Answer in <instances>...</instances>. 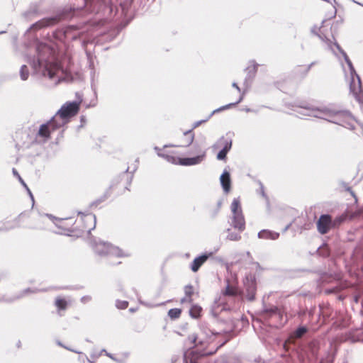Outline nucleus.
I'll return each mask as SVG.
<instances>
[{"instance_id": "nucleus-4", "label": "nucleus", "mask_w": 363, "mask_h": 363, "mask_svg": "<svg viewBox=\"0 0 363 363\" xmlns=\"http://www.w3.org/2000/svg\"><path fill=\"white\" fill-rule=\"evenodd\" d=\"M310 110L321 113L328 117L327 121L337 124L345 128L353 129L354 125L351 124L348 119L352 118V114L349 111L340 110L335 108L333 105L323 106L321 107L309 108Z\"/></svg>"}, {"instance_id": "nucleus-24", "label": "nucleus", "mask_w": 363, "mask_h": 363, "mask_svg": "<svg viewBox=\"0 0 363 363\" xmlns=\"http://www.w3.org/2000/svg\"><path fill=\"white\" fill-rule=\"evenodd\" d=\"M12 172H13V176L16 177L18 179V180L20 182V183L21 184V186H23L26 189L29 196L30 197V199L33 201V205L34 204V197H33V195L31 191L28 188V185L26 184V183L24 182V180L22 179V177H21V175L19 174V173L15 168L12 169Z\"/></svg>"}, {"instance_id": "nucleus-33", "label": "nucleus", "mask_w": 363, "mask_h": 363, "mask_svg": "<svg viewBox=\"0 0 363 363\" xmlns=\"http://www.w3.org/2000/svg\"><path fill=\"white\" fill-rule=\"evenodd\" d=\"M182 312V311L180 308H171L168 311V316L169 317V318L171 320H174L180 317Z\"/></svg>"}, {"instance_id": "nucleus-52", "label": "nucleus", "mask_w": 363, "mask_h": 363, "mask_svg": "<svg viewBox=\"0 0 363 363\" xmlns=\"http://www.w3.org/2000/svg\"><path fill=\"white\" fill-rule=\"evenodd\" d=\"M220 210L218 208H213L212 210L210 211L209 212V215H210V217L211 219H214L217 217L218 213H219Z\"/></svg>"}, {"instance_id": "nucleus-18", "label": "nucleus", "mask_w": 363, "mask_h": 363, "mask_svg": "<svg viewBox=\"0 0 363 363\" xmlns=\"http://www.w3.org/2000/svg\"><path fill=\"white\" fill-rule=\"evenodd\" d=\"M184 135L185 137V139L184 140V144L182 145H164V148L169 147H189L190 146L194 140V133H192V129H189L184 133Z\"/></svg>"}, {"instance_id": "nucleus-3", "label": "nucleus", "mask_w": 363, "mask_h": 363, "mask_svg": "<svg viewBox=\"0 0 363 363\" xmlns=\"http://www.w3.org/2000/svg\"><path fill=\"white\" fill-rule=\"evenodd\" d=\"M202 334H203L206 337H210L211 335H223L225 337V340L220 344V345L216 348V350L213 352H206L204 351H199V350H191L186 351L184 353V363H199V360L201 357L206 355H212L216 353V352L225 345L234 335L233 329L231 328L230 330H222L220 332H216L214 330H211L208 328H202L201 329Z\"/></svg>"}, {"instance_id": "nucleus-27", "label": "nucleus", "mask_w": 363, "mask_h": 363, "mask_svg": "<svg viewBox=\"0 0 363 363\" xmlns=\"http://www.w3.org/2000/svg\"><path fill=\"white\" fill-rule=\"evenodd\" d=\"M202 312V308L197 305L194 304L189 309V315L194 319H198L201 317Z\"/></svg>"}, {"instance_id": "nucleus-35", "label": "nucleus", "mask_w": 363, "mask_h": 363, "mask_svg": "<svg viewBox=\"0 0 363 363\" xmlns=\"http://www.w3.org/2000/svg\"><path fill=\"white\" fill-rule=\"evenodd\" d=\"M346 219L347 217L344 214L336 217L335 219L332 218L333 228H338L341 224H342L346 220Z\"/></svg>"}, {"instance_id": "nucleus-57", "label": "nucleus", "mask_w": 363, "mask_h": 363, "mask_svg": "<svg viewBox=\"0 0 363 363\" xmlns=\"http://www.w3.org/2000/svg\"><path fill=\"white\" fill-rule=\"evenodd\" d=\"M220 111H223V109H222L221 106H220V107H219V108H216V109H215V110H213V111L210 113V115L208 116V118H211V116H213L215 113H219V112H220Z\"/></svg>"}, {"instance_id": "nucleus-59", "label": "nucleus", "mask_w": 363, "mask_h": 363, "mask_svg": "<svg viewBox=\"0 0 363 363\" xmlns=\"http://www.w3.org/2000/svg\"><path fill=\"white\" fill-rule=\"evenodd\" d=\"M232 86L235 88L239 92H240V88L239 87V86L238 85V84L236 82H233L232 84Z\"/></svg>"}, {"instance_id": "nucleus-29", "label": "nucleus", "mask_w": 363, "mask_h": 363, "mask_svg": "<svg viewBox=\"0 0 363 363\" xmlns=\"http://www.w3.org/2000/svg\"><path fill=\"white\" fill-rule=\"evenodd\" d=\"M227 285L225 289L223 291L224 296H234L238 294V289L230 286L229 280L226 279Z\"/></svg>"}, {"instance_id": "nucleus-43", "label": "nucleus", "mask_w": 363, "mask_h": 363, "mask_svg": "<svg viewBox=\"0 0 363 363\" xmlns=\"http://www.w3.org/2000/svg\"><path fill=\"white\" fill-rule=\"evenodd\" d=\"M349 324H350L349 318H347V317H341L340 319V323L337 327L340 328H343L347 327L349 325Z\"/></svg>"}, {"instance_id": "nucleus-60", "label": "nucleus", "mask_w": 363, "mask_h": 363, "mask_svg": "<svg viewBox=\"0 0 363 363\" xmlns=\"http://www.w3.org/2000/svg\"><path fill=\"white\" fill-rule=\"evenodd\" d=\"M291 225H292V223L291 222L287 225H286V227L283 229V233L286 232L290 228Z\"/></svg>"}, {"instance_id": "nucleus-19", "label": "nucleus", "mask_w": 363, "mask_h": 363, "mask_svg": "<svg viewBox=\"0 0 363 363\" xmlns=\"http://www.w3.org/2000/svg\"><path fill=\"white\" fill-rule=\"evenodd\" d=\"M275 315L281 316L279 308L276 306H273L271 308L264 307L260 312L261 318L264 319V320H267L271 317Z\"/></svg>"}, {"instance_id": "nucleus-11", "label": "nucleus", "mask_w": 363, "mask_h": 363, "mask_svg": "<svg viewBox=\"0 0 363 363\" xmlns=\"http://www.w3.org/2000/svg\"><path fill=\"white\" fill-rule=\"evenodd\" d=\"M334 45L336 47V48L338 50V51L341 53V55H342L345 62L347 63V65L349 67L350 74H351V78H352L350 86V89L353 90V84L354 83V77H357L359 84H360V83H361L360 77L357 74L355 69L352 65V62L350 60V59L349 58L346 52L341 48V46L339 45V43L335 41Z\"/></svg>"}, {"instance_id": "nucleus-8", "label": "nucleus", "mask_w": 363, "mask_h": 363, "mask_svg": "<svg viewBox=\"0 0 363 363\" xmlns=\"http://www.w3.org/2000/svg\"><path fill=\"white\" fill-rule=\"evenodd\" d=\"M230 208L233 213L230 225L241 233L245 229V220L238 199H233Z\"/></svg>"}, {"instance_id": "nucleus-54", "label": "nucleus", "mask_w": 363, "mask_h": 363, "mask_svg": "<svg viewBox=\"0 0 363 363\" xmlns=\"http://www.w3.org/2000/svg\"><path fill=\"white\" fill-rule=\"evenodd\" d=\"M91 301V296L89 295L84 296L81 298L80 301L85 304Z\"/></svg>"}, {"instance_id": "nucleus-7", "label": "nucleus", "mask_w": 363, "mask_h": 363, "mask_svg": "<svg viewBox=\"0 0 363 363\" xmlns=\"http://www.w3.org/2000/svg\"><path fill=\"white\" fill-rule=\"evenodd\" d=\"M93 250L94 252L101 257L106 256H114L117 257H128L130 255L124 252L117 246H114L109 242L103 241H94L93 243Z\"/></svg>"}, {"instance_id": "nucleus-28", "label": "nucleus", "mask_w": 363, "mask_h": 363, "mask_svg": "<svg viewBox=\"0 0 363 363\" xmlns=\"http://www.w3.org/2000/svg\"><path fill=\"white\" fill-rule=\"evenodd\" d=\"M110 196V188L108 189L104 193V194L100 196L99 199H97L96 200L92 201L90 204H89V207L90 208H93V207H97L98 205H99L100 203H103L104 201H105L108 197Z\"/></svg>"}, {"instance_id": "nucleus-26", "label": "nucleus", "mask_w": 363, "mask_h": 363, "mask_svg": "<svg viewBox=\"0 0 363 363\" xmlns=\"http://www.w3.org/2000/svg\"><path fill=\"white\" fill-rule=\"evenodd\" d=\"M78 215H81L82 217H84L85 221H91V222L92 221L93 222V223H94L93 227L88 230V233H90L91 230L94 229L96 227V216L91 213H86L82 211H79Z\"/></svg>"}, {"instance_id": "nucleus-9", "label": "nucleus", "mask_w": 363, "mask_h": 363, "mask_svg": "<svg viewBox=\"0 0 363 363\" xmlns=\"http://www.w3.org/2000/svg\"><path fill=\"white\" fill-rule=\"evenodd\" d=\"M56 118L52 117L49 121L40 125L35 139L38 143H45L50 138L51 132L60 128L55 127Z\"/></svg>"}, {"instance_id": "nucleus-20", "label": "nucleus", "mask_w": 363, "mask_h": 363, "mask_svg": "<svg viewBox=\"0 0 363 363\" xmlns=\"http://www.w3.org/2000/svg\"><path fill=\"white\" fill-rule=\"evenodd\" d=\"M40 216H45V217H48V218H50L55 225V226L57 228H58L59 229H62L63 230H65V231H67L68 233H57L58 234H61V235H68L69 236L70 235V233H73L74 230L71 228H67L64 225H62L60 224H58L57 223H55V220H57V221H62L64 219H61V218H58L55 216H54L52 214H50V213H44V214H40Z\"/></svg>"}, {"instance_id": "nucleus-53", "label": "nucleus", "mask_w": 363, "mask_h": 363, "mask_svg": "<svg viewBox=\"0 0 363 363\" xmlns=\"http://www.w3.org/2000/svg\"><path fill=\"white\" fill-rule=\"evenodd\" d=\"M57 345H59V346H60V347H64V348H65V349H66V350H67L72 351V352H75V353H77V354L81 353L80 352H79V351H77V350H73V349H71V348H69V347H67V346L64 345L62 344V342H60V341H59V340H57Z\"/></svg>"}, {"instance_id": "nucleus-22", "label": "nucleus", "mask_w": 363, "mask_h": 363, "mask_svg": "<svg viewBox=\"0 0 363 363\" xmlns=\"http://www.w3.org/2000/svg\"><path fill=\"white\" fill-rule=\"evenodd\" d=\"M38 15V8L36 5L31 6L27 11L23 13L22 16L26 21H31Z\"/></svg>"}, {"instance_id": "nucleus-55", "label": "nucleus", "mask_w": 363, "mask_h": 363, "mask_svg": "<svg viewBox=\"0 0 363 363\" xmlns=\"http://www.w3.org/2000/svg\"><path fill=\"white\" fill-rule=\"evenodd\" d=\"M320 312H319V316L322 315L324 319H326V318H329L330 317V315L329 313H325L321 308V306H320Z\"/></svg>"}, {"instance_id": "nucleus-61", "label": "nucleus", "mask_w": 363, "mask_h": 363, "mask_svg": "<svg viewBox=\"0 0 363 363\" xmlns=\"http://www.w3.org/2000/svg\"><path fill=\"white\" fill-rule=\"evenodd\" d=\"M359 298H360V296H359V295H355V296H354V298H353V299H354V301L356 303H357L359 302Z\"/></svg>"}, {"instance_id": "nucleus-1", "label": "nucleus", "mask_w": 363, "mask_h": 363, "mask_svg": "<svg viewBox=\"0 0 363 363\" xmlns=\"http://www.w3.org/2000/svg\"><path fill=\"white\" fill-rule=\"evenodd\" d=\"M82 1L83 6L64 8L52 16L35 22L28 28L27 32L52 26L62 21L82 16L84 13H94L99 15L101 18H111L118 12V7L107 0H82Z\"/></svg>"}, {"instance_id": "nucleus-56", "label": "nucleus", "mask_w": 363, "mask_h": 363, "mask_svg": "<svg viewBox=\"0 0 363 363\" xmlns=\"http://www.w3.org/2000/svg\"><path fill=\"white\" fill-rule=\"evenodd\" d=\"M15 227L14 226H2V227H0V232H7L10 230H12Z\"/></svg>"}, {"instance_id": "nucleus-15", "label": "nucleus", "mask_w": 363, "mask_h": 363, "mask_svg": "<svg viewBox=\"0 0 363 363\" xmlns=\"http://www.w3.org/2000/svg\"><path fill=\"white\" fill-rule=\"evenodd\" d=\"M213 255V252H204L197 256L191 263L190 268L192 272H196L200 267L207 261V259Z\"/></svg>"}, {"instance_id": "nucleus-47", "label": "nucleus", "mask_w": 363, "mask_h": 363, "mask_svg": "<svg viewBox=\"0 0 363 363\" xmlns=\"http://www.w3.org/2000/svg\"><path fill=\"white\" fill-rule=\"evenodd\" d=\"M317 36L323 42H325L328 44L329 46H330L331 41L328 37L324 35L323 33H319Z\"/></svg>"}, {"instance_id": "nucleus-40", "label": "nucleus", "mask_w": 363, "mask_h": 363, "mask_svg": "<svg viewBox=\"0 0 363 363\" xmlns=\"http://www.w3.org/2000/svg\"><path fill=\"white\" fill-rule=\"evenodd\" d=\"M184 293L185 295L189 298V302L192 301L191 298V296L194 294L193 286L191 284H188L184 287Z\"/></svg>"}, {"instance_id": "nucleus-64", "label": "nucleus", "mask_w": 363, "mask_h": 363, "mask_svg": "<svg viewBox=\"0 0 363 363\" xmlns=\"http://www.w3.org/2000/svg\"><path fill=\"white\" fill-rule=\"evenodd\" d=\"M76 97H77V100L76 101H79V97H81L82 99V96L78 92L76 93Z\"/></svg>"}, {"instance_id": "nucleus-46", "label": "nucleus", "mask_w": 363, "mask_h": 363, "mask_svg": "<svg viewBox=\"0 0 363 363\" xmlns=\"http://www.w3.org/2000/svg\"><path fill=\"white\" fill-rule=\"evenodd\" d=\"M303 108V112H300L301 114L306 116L305 113H313L314 111L310 110L309 108L315 107L314 106H299Z\"/></svg>"}, {"instance_id": "nucleus-58", "label": "nucleus", "mask_w": 363, "mask_h": 363, "mask_svg": "<svg viewBox=\"0 0 363 363\" xmlns=\"http://www.w3.org/2000/svg\"><path fill=\"white\" fill-rule=\"evenodd\" d=\"M80 121H81V125L78 126V129L83 127V124L84 123H86V117L84 116H81Z\"/></svg>"}, {"instance_id": "nucleus-16", "label": "nucleus", "mask_w": 363, "mask_h": 363, "mask_svg": "<svg viewBox=\"0 0 363 363\" xmlns=\"http://www.w3.org/2000/svg\"><path fill=\"white\" fill-rule=\"evenodd\" d=\"M250 63H252V66H248L245 69V71L247 72V75L244 81V85L246 86V87L249 86L252 82V80L254 79L257 72L258 67L259 66V65L255 60L250 61Z\"/></svg>"}, {"instance_id": "nucleus-34", "label": "nucleus", "mask_w": 363, "mask_h": 363, "mask_svg": "<svg viewBox=\"0 0 363 363\" xmlns=\"http://www.w3.org/2000/svg\"><path fill=\"white\" fill-rule=\"evenodd\" d=\"M228 233V235L226 239L231 241H238L241 239V235L240 233L232 232L230 228H228L226 230Z\"/></svg>"}, {"instance_id": "nucleus-32", "label": "nucleus", "mask_w": 363, "mask_h": 363, "mask_svg": "<svg viewBox=\"0 0 363 363\" xmlns=\"http://www.w3.org/2000/svg\"><path fill=\"white\" fill-rule=\"evenodd\" d=\"M318 254L323 257H328L330 255V249L326 244H323L317 249Z\"/></svg>"}, {"instance_id": "nucleus-44", "label": "nucleus", "mask_w": 363, "mask_h": 363, "mask_svg": "<svg viewBox=\"0 0 363 363\" xmlns=\"http://www.w3.org/2000/svg\"><path fill=\"white\" fill-rule=\"evenodd\" d=\"M342 186L345 188V191L349 192L351 196L354 199L355 201H357V197L355 194V193L352 191V188L350 186H347V184L345 182H342Z\"/></svg>"}, {"instance_id": "nucleus-45", "label": "nucleus", "mask_w": 363, "mask_h": 363, "mask_svg": "<svg viewBox=\"0 0 363 363\" xmlns=\"http://www.w3.org/2000/svg\"><path fill=\"white\" fill-rule=\"evenodd\" d=\"M219 306H220L218 303V301H215L214 305L213 306V307L211 310V313L212 316L215 318H217L218 316V313L216 311V308H219Z\"/></svg>"}, {"instance_id": "nucleus-48", "label": "nucleus", "mask_w": 363, "mask_h": 363, "mask_svg": "<svg viewBox=\"0 0 363 363\" xmlns=\"http://www.w3.org/2000/svg\"><path fill=\"white\" fill-rule=\"evenodd\" d=\"M325 20H323V21H322V25H321V26H320V27H317L316 26H313L311 28V33L317 36V35L319 33H318V30H320V28H321V27H323V24H324V23H325Z\"/></svg>"}, {"instance_id": "nucleus-38", "label": "nucleus", "mask_w": 363, "mask_h": 363, "mask_svg": "<svg viewBox=\"0 0 363 363\" xmlns=\"http://www.w3.org/2000/svg\"><path fill=\"white\" fill-rule=\"evenodd\" d=\"M308 330V328L306 325H299L295 330L294 334L296 337H301Z\"/></svg>"}, {"instance_id": "nucleus-50", "label": "nucleus", "mask_w": 363, "mask_h": 363, "mask_svg": "<svg viewBox=\"0 0 363 363\" xmlns=\"http://www.w3.org/2000/svg\"><path fill=\"white\" fill-rule=\"evenodd\" d=\"M242 100H243V96L242 95V96H240L239 99L237 101H235L234 103H230L228 104L225 105V107H226V110L230 108H232L233 106H235L236 105L240 104Z\"/></svg>"}, {"instance_id": "nucleus-12", "label": "nucleus", "mask_w": 363, "mask_h": 363, "mask_svg": "<svg viewBox=\"0 0 363 363\" xmlns=\"http://www.w3.org/2000/svg\"><path fill=\"white\" fill-rule=\"evenodd\" d=\"M316 226L321 235L328 233L330 229L333 228L332 216L328 213L320 215L316 222Z\"/></svg>"}, {"instance_id": "nucleus-21", "label": "nucleus", "mask_w": 363, "mask_h": 363, "mask_svg": "<svg viewBox=\"0 0 363 363\" xmlns=\"http://www.w3.org/2000/svg\"><path fill=\"white\" fill-rule=\"evenodd\" d=\"M257 237L260 239H269L275 240L279 238V233L271 230L263 229L258 233Z\"/></svg>"}, {"instance_id": "nucleus-31", "label": "nucleus", "mask_w": 363, "mask_h": 363, "mask_svg": "<svg viewBox=\"0 0 363 363\" xmlns=\"http://www.w3.org/2000/svg\"><path fill=\"white\" fill-rule=\"evenodd\" d=\"M134 0H125L120 4L123 15L126 16L129 9L131 7Z\"/></svg>"}, {"instance_id": "nucleus-37", "label": "nucleus", "mask_w": 363, "mask_h": 363, "mask_svg": "<svg viewBox=\"0 0 363 363\" xmlns=\"http://www.w3.org/2000/svg\"><path fill=\"white\" fill-rule=\"evenodd\" d=\"M20 77H21V79L23 81L27 80L28 77H29L28 68L25 65H22L21 67V69H20Z\"/></svg>"}, {"instance_id": "nucleus-36", "label": "nucleus", "mask_w": 363, "mask_h": 363, "mask_svg": "<svg viewBox=\"0 0 363 363\" xmlns=\"http://www.w3.org/2000/svg\"><path fill=\"white\" fill-rule=\"evenodd\" d=\"M154 150L157 151V154L159 157L166 159L168 162L174 163L176 157L174 156L168 155L160 152V148L157 146L154 147Z\"/></svg>"}, {"instance_id": "nucleus-49", "label": "nucleus", "mask_w": 363, "mask_h": 363, "mask_svg": "<svg viewBox=\"0 0 363 363\" xmlns=\"http://www.w3.org/2000/svg\"><path fill=\"white\" fill-rule=\"evenodd\" d=\"M210 118H208V117L206 118V119H203V120H200V121H196L193 125H192V128L191 129H192V131L194 130V129L196 128L197 127H199V125H201V124L206 123V121H208Z\"/></svg>"}, {"instance_id": "nucleus-39", "label": "nucleus", "mask_w": 363, "mask_h": 363, "mask_svg": "<svg viewBox=\"0 0 363 363\" xmlns=\"http://www.w3.org/2000/svg\"><path fill=\"white\" fill-rule=\"evenodd\" d=\"M129 23V21L125 23H121L116 30H113L111 35H113L112 39L114 38L118 33Z\"/></svg>"}, {"instance_id": "nucleus-30", "label": "nucleus", "mask_w": 363, "mask_h": 363, "mask_svg": "<svg viewBox=\"0 0 363 363\" xmlns=\"http://www.w3.org/2000/svg\"><path fill=\"white\" fill-rule=\"evenodd\" d=\"M189 340L191 341L192 344H194V347L198 346L203 347L206 344V342L203 340H199L198 335L196 334L189 335Z\"/></svg>"}, {"instance_id": "nucleus-10", "label": "nucleus", "mask_w": 363, "mask_h": 363, "mask_svg": "<svg viewBox=\"0 0 363 363\" xmlns=\"http://www.w3.org/2000/svg\"><path fill=\"white\" fill-rule=\"evenodd\" d=\"M244 286L246 292V298L249 301H253L255 299V294L257 291V283L255 277L247 275L245 277L244 281Z\"/></svg>"}, {"instance_id": "nucleus-13", "label": "nucleus", "mask_w": 363, "mask_h": 363, "mask_svg": "<svg viewBox=\"0 0 363 363\" xmlns=\"http://www.w3.org/2000/svg\"><path fill=\"white\" fill-rule=\"evenodd\" d=\"M205 157L206 152H203L201 155H196L194 157H176L173 164L182 166L196 165L200 164L204 160Z\"/></svg>"}, {"instance_id": "nucleus-5", "label": "nucleus", "mask_w": 363, "mask_h": 363, "mask_svg": "<svg viewBox=\"0 0 363 363\" xmlns=\"http://www.w3.org/2000/svg\"><path fill=\"white\" fill-rule=\"evenodd\" d=\"M86 30L77 26H68L64 28L57 29L52 33L54 39L60 43L80 40L83 47H86L87 42L82 39Z\"/></svg>"}, {"instance_id": "nucleus-62", "label": "nucleus", "mask_w": 363, "mask_h": 363, "mask_svg": "<svg viewBox=\"0 0 363 363\" xmlns=\"http://www.w3.org/2000/svg\"><path fill=\"white\" fill-rule=\"evenodd\" d=\"M221 206H222V201H220V200L218 201L216 208H218L220 210Z\"/></svg>"}, {"instance_id": "nucleus-6", "label": "nucleus", "mask_w": 363, "mask_h": 363, "mask_svg": "<svg viewBox=\"0 0 363 363\" xmlns=\"http://www.w3.org/2000/svg\"><path fill=\"white\" fill-rule=\"evenodd\" d=\"M82 99L79 97V101H67L57 111L55 116L56 117L55 127H62L70 121L71 118L76 116L80 110V104Z\"/></svg>"}, {"instance_id": "nucleus-63", "label": "nucleus", "mask_w": 363, "mask_h": 363, "mask_svg": "<svg viewBox=\"0 0 363 363\" xmlns=\"http://www.w3.org/2000/svg\"><path fill=\"white\" fill-rule=\"evenodd\" d=\"M315 62H311L307 67V69H306V72H308L310 70V69L312 67V66H313L315 65Z\"/></svg>"}, {"instance_id": "nucleus-41", "label": "nucleus", "mask_w": 363, "mask_h": 363, "mask_svg": "<svg viewBox=\"0 0 363 363\" xmlns=\"http://www.w3.org/2000/svg\"><path fill=\"white\" fill-rule=\"evenodd\" d=\"M128 302L127 301H121V300H116V307L118 309H125L128 306Z\"/></svg>"}, {"instance_id": "nucleus-2", "label": "nucleus", "mask_w": 363, "mask_h": 363, "mask_svg": "<svg viewBox=\"0 0 363 363\" xmlns=\"http://www.w3.org/2000/svg\"><path fill=\"white\" fill-rule=\"evenodd\" d=\"M38 56L32 57L29 63L36 71L49 79H53L57 74V62L55 57L48 46L37 47Z\"/></svg>"}, {"instance_id": "nucleus-42", "label": "nucleus", "mask_w": 363, "mask_h": 363, "mask_svg": "<svg viewBox=\"0 0 363 363\" xmlns=\"http://www.w3.org/2000/svg\"><path fill=\"white\" fill-rule=\"evenodd\" d=\"M305 115L307 116H313L315 118H320L325 121L328 119V116L319 112H313V113H305Z\"/></svg>"}, {"instance_id": "nucleus-17", "label": "nucleus", "mask_w": 363, "mask_h": 363, "mask_svg": "<svg viewBox=\"0 0 363 363\" xmlns=\"http://www.w3.org/2000/svg\"><path fill=\"white\" fill-rule=\"evenodd\" d=\"M220 183L223 191L228 194L231 190V177L230 173L227 169H225L220 176Z\"/></svg>"}, {"instance_id": "nucleus-25", "label": "nucleus", "mask_w": 363, "mask_h": 363, "mask_svg": "<svg viewBox=\"0 0 363 363\" xmlns=\"http://www.w3.org/2000/svg\"><path fill=\"white\" fill-rule=\"evenodd\" d=\"M41 291H46L45 289H32V288H26L20 292L18 293V294L15 296V299H20L23 297L30 294H35Z\"/></svg>"}, {"instance_id": "nucleus-14", "label": "nucleus", "mask_w": 363, "mask_h": 363, "mask_svg": "<svg viewBox=\"0 0 363 363\" xmlns=\"http://www.w3.org/2000/svg\"><path fill=\"white\" fill-rule=\"evenodd\" d=\"M217 144H221L223 145V148L218 152L216 155L217 160L222 161L226 160L227 155L232 148V140L226 139L225 137L222 136L217 142Z\"/></svg>"}, {"instance_id": "nucleus-51", "label": "nucleus", "mask_w": 363, "mask_h": 363, "mask_svg": "<svg viewBox=\"0 0 363 363\" xmlns=\"http://www.w3.org/2000/svg\"><path fill=\"white\" fill-rule=\"evenodd\" d=\"M101 352H105L106 356H108L109 358H111V359H113V361H115V362H116L118 363H121L122 362L121 359L116 358L112 354L108 353V352H106V350L105 349H103L101 350Z\"/></svg>"}, {"instance_id": "nucleus-23", "label": "nucleus", "mask_w": 363, "mask_h": 363, "mask_svg": "<svg viewBox=\"0 0 363 363\" xmlns=\"http://www.w3.org/2000/svg\"><path fill=\"white\" fill-rule=\"evenodd\" d=\"M55 306L57 308L58 314L60 315H62L60 311H65L67 308L68 302L66 301L65 298H62L60 296H57L55 301Z\"/></svg>"}]
</instances>
